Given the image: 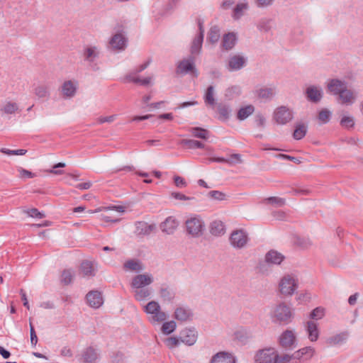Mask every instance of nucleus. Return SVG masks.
Masks as SVG:
<instances>
[{
  "mask_svg": "<svg viewBox=\"0 0 363 363\" xmlns=\"http://www.w3.org/2000/svg\"><path fill=\"white\" fill-rule=\"evenodd\" d=\"M185 227L187 234L193 238H199L203 235L205 230V223L199 215H193L185 221Z\"/></svg>",
  "mask_w": 363,
  "mask_h": 363,
  "instance_id": "nucleus-1",
  "label": "nucleus"
},
{
  "mask_svg": "<svg viewBox=\"0 0 363 363\" xmlns=\"http://www.w3.org/2000/svg\"><path fill=\"white\" fill-rule=\"evenodd\" d=\"M144 311L150 315L148 320L152 324L162 323L168 318V315L161 310L160 304L155 301H150L144 307Z\"/></svg>",
  "mask_w": 363,
  "mask_h": 363,
  "instance_id": "nucleus-2",
  "label": "nucleus"
},
{
  "mask_svg": "<svg viewBox=\"0 0 363 363\" xmlns=\"http://www.w3.org/2000/svg\"><path fill=\"white\" fill-rule=\"evenodd\" d=\"M101 50L96 45H86L82 52V57L90 69L93 71H97L99 67L96 63V60L99 58Z\"/></svg>",
  "mask_w": 363,
  "mask_h": 363,
  "instance_id": "nucleus-3",
  "label": "nucleus"
},
{
  "mask_svg": "<svg viewBox=\"0 0 363 363\" xmlns=\"http://www.w3.org/2000/svg\"><path fill=\"white\" fill-rule=\"evenodd\" d=\"M293 317L292 310L285 303H280L274 308L273 318L276 322L286 325L291 322Z\"/></svg>",
  "mask_w": 363,
  "mask_h": 363,
  "instance_id": "nucleus-4",
  "label": "nucleus"
},
{
  "mask_svg": "<svg viewBox=\"0 0 363 363\" xmlns=\"http://www.w3.org/2000/svg\"><path fill=\"white\" fill-rule=\"evenodd\" d=\"M176 73L182 75L191 74L196 77L198 72L195 67V57L191 55L188 58L179 61L177 66Z\"/></svg>",
  "mask_w": 363,
  "mask_h": 363,
  "instance_id": "nucleus-5",
  "label": "nucleus"
},
{
  "mask_svg": "<svg viewBox=\"0 0 363 363\" xmlns=\"http://www.w3.org/2000/svg\"><path fill=\"white\" fill-rule=\"evenodd\" d=\"M253 94L255 102L267 103L274 98L276 91L274 87L257 86L253 91Z\"/></svg>",
  "mask_w": 363,
  "mask_h": 363,
  "instance_id": "nucleus-6",
  "label": "nucleus"
},
{
  "mask_svg": "<svg viewBox=\"0 0 363 363\" xmlns=\"http://www.w3.org/2000/svg\"><path fill=\"white\" fill-rule=\"evenodd\" d=\"M279 357L276 350L268 347L260 350L255 355V360L257 363H276V359Z\"/></svg>",
  "mask_w": 363,
  "mask_h": 363,
  "instance_id": "nucleus-7",
  "label": "nucleus"
},
{
  "mask_svg": "<svg viewBox=\"0 0 363 363\" xmlns=\"http://www.w3.org/2000/svg\"><path fill=\"white\" fill-rule=\"evenodd\" d=\"M279 345L286 350H292L296 345V337L294 331L286 330L279 337Z\"/></svg>",
  "mask_w": 363,
  "mask_h": 363,
  "instance_id": "nucleus-8",
  "label": "nucleus"
},
{
  "mask_svg": "<svg viewBox=\"0 0 363 363\" xmlns=\"http://www.w3.org/2000/svg\"><path fill=\"white\" fill-rule=\"evenodd\" d=\"M297 287L296 280L290 275L284 276L279 283L280 292L285 296H291Z\"/></svg>",
  "mask_w": 363,
  "mask_h": 363,
  "instance_id": "nucleus-9",
  "label": "nucleus"
},
{
  "mask_svg": "<svg viewBox=\"0 0 363 363\" xmlns=\"http://www.w3.org/2000/svg\"><path fill=\"white\" fill-rule=\"evenodd\" d=\"M293 117V112L284 106L278 107L274 112V119L280 125H284L290 122Z\"/></svg>",
  "mask_w": 363,
  "mask_h": 363,
  "instance_id": "nucleus-10",
  "label": "nucleus"
},
{
  "mask_svg": "<svg viewBox=\"0 0 363 363\" xmlns=\"http://www.w3.org/2000/svg\"><path fill=\"white\" fill-rule=\"evenodd\" d=\"M157 230L156 224H149L145 221H136L135 223L134 233L138 237L149 236Z\"/></svg>",
  "mask_w": 363,
  "mask_h": 363,
  "instance_id": "nucleus-11",
  "label": "nucleus"
},
{
  "mask_svg": "<svg viewBox=\"0 0 363 363\" xmlns=\"http://www.w3.org/2000/svg\"><path fill=\"white\" fill-rule=\"evenodd\" d=\"M198 338V332L194 328H184L179 334V339L181 342L188 346L194 345Z\"/></svg>",
  "mask_w": 363,
  "mask_h": 363,
  "instance_id": "nucleus-12",
  "label": "nucleus"
},
{
  "mask_svg": "<svg viewBox=\"0 0 363 363\" xmlns=\"http://www.w3.org/2000/svg\"><path fill=\"white\" fill-rule=\"evenodd\" d=\"M247 242V235L242 230H234L230 236V242L235 248L243 247Z\"/></svg>",
  "mask_w": 363,
  "mask_h": 363,
  "instance_id": "nucleus-13",
  "label": "nucleus"
},
{
  "mask_svg": "<svg viewBox=\"0 0 363 363\" xmlns=\"http://www.w3.org/2000/svg\"><path fill=\"white\" fill-rule=\"evenodd\" d=\"M153 281L154 279L152 274H141L133 278L130 286L133 289L145 288V286L150 285Z\"/></svg>",
  "mask_w": 363,
  "mask_h": 363,
  "instance_id": "nucleus-14",
  "label": "nucleus"
},
{
  "mask_svg": "<svg viewBox=\"0 0 363 363\" xmlns=\"http://www.w3.org/2000/svg\"><path fill=\"white\" fill-rule=\"evenodd\" d=\"M193 312L187 306H181L175 308L174 312V318L180 322L190 321L193 318Z\"/></svg>",
  "mask_w": 363,
  "mask_h": 363,
  "instance_id": "nucleus-15",
  "label": "nucleus"
},
{
  "mask_svg": "<svg viewBox=\"0 0 363 363\" xmlns=\"http://www.w3.org/2000/svg\"><path fill=\"white\" fill-rule=\"evenodd\" d=\"M350 336L348 331H342L340 333L331 335L326 338L325 344L328 347H335L345 343Z\"/></svg>",
  "mask_w": 363,
  "mask_h": 363,
  "instance_id": "nucleus-16",
  "label": "nucleus"
},
{
  "mask_svg": "<svg viewBox=\"0 0 363 363\" xmlns=\"http://www.w3.org/2000/svg\"><path fill=\"white\" fill-rule=\"evenodd\" d=\"M87 303L94 308H99L104 303L102 294L99 291H91L86 296Z\"/></svg>",
  "mask_w": 363,
  "mask_h": 363,
  "instance_id": "nucleus-17",
  "label": "nucleus"
},
{
  "mask_svg": "<svg viewBox=\"0 0 363 363\" xmlns=\"http://www.w3.org/2000/svg\"><path fill=\"white\" fill-rule=\"evenodd\" d=\"M179 222L173 216H169L164 220V221L161 223L160 227L164 233L167 235H172L177 228Z\"/></svg>",
  "mask_w": 363,
  "mask_h": 363,
  "instance_id": "nucleus-18",
  "label": "nucleus"
},
{
  "mask_svg": "<svg viewBox=\"0 0 363 363\" xmlns=\"http://www.w3.org/2000/svg\"><path fill=\"white\" fill-rule=\"evenodd\" d=\"M323 90L315 86H310L306 89V98L308 101L317 104L323 98Z\"/></svg>",
  "mask_w": 363,
  "mask_h": 363,
  "instance_id": "nucleus-19",
  "label": "nucleus"
},
{
  "mask_svg": "<svg viewBox=\"0 0 363 363\" xmlns=\"http://www.w3.org/2000/svg\"><path fill=\"white\" fill-rule=\"evenodd\" d=\"M77 84L73 81H65L61 86V92L65 99H71L76 94Z\"/></svg>",
  "mask_w": 363,
  "mask_h": 363,
  "instance_id": "nucleus-20",
  "label": "nucleus"
},
{
  "mask_svg": "<svg viewBox=\"0 0 363 363\" xmlns=\"http://www.w3.org/2000/svg\"><path fill=\"white\" fill-rule=\"evenodd\" d=\"M305 329L310 341L315 342L318 340L320 332L318 329V325L313 320L307 321L305 325Z\"/></svg>",
  "mask_w": 363,
  "mask_h": 363,
  "instance_id": "nucleus-21",
  "label": "nucleus"
},
{
  "mask_svg": "<svg viewBox=\"0 0 363 363\" xmlns=\"http://www.w3.org/2000/svg\"><path fill=\"white\" fill-rule=\"evenodd\" d=\"M246 63V59L239 55H235L229 58L228 69L229 71H237L240 69Z\"/></svg>",
  "mask_w": 363,
  "mask_h": 363,
  "instance_id": "nucleus-22",
  "label": "nucleus"
},
{
  "mask_svg": "<svg viewBox=\"0 0 363 363\" xmlns=\"http://www.w3.org/2000/svg\"><path fill=\"white\" fill-rule=\"evenodd\" d=\"M210 363H235V358L230 353L220 352L212 357Z\"/></svg>",
  "mask_w": 363,
  "mask_h": 363,
  "instance_id": "nucleus-23",
  "label": "nucleus"
},
{
  "mask_svg": "<svg viewBox=\"0 0 363 363\" xmlns=\"http://www.w3.org/2000/svg\"><path fill=\"white\" fill-rule=\"evenodd\" d=\"M109 45L113 50H123L126 47V38L121 33H116L110 39Z\"/></svg>",
  "mask_w": 363,
  "mask_h": 363,
  "instance_id": "nucleus-24",
  "label": "nucleus"
},
{
  "mask_svg": "<svg viewBox=\"0 0 363 363\" xmlns=\"http://www.w3.org/2000/svg\"><path fill=\"white\" fill-rule=\"evenodd\" d=\"M159 294L161 299L166 303H172L174 301L176 295L173 289L165 285H162L160 287L159 290Z\"/></svg>",
  "mask_w": 363,
  "mask_h": 363,
  "instance_id": "nucleus-25",
  "label": "nucleus"
},
{
  "mask_svg": "<svg viewBox=\"0 0 363 363\" xmlns=\"http://www.w3.org/2000/svg\"><path fill=\"white\" fill-rule=\"evenodd\" d=\"M82 356L84 363H96L99 357L96 350L92 347L86 348Z\"/></svg>",
  "mask_w": 363,
  "mask_h": 363,
  "instance_id": "nucleus-26",
  "label": "nucleus"
},
{
  "mask_svg": "<svg viewBox=\"0 0 363 363\" xmlns=\"http://www.w3.org/2000/svg\"><path fill=\"white\" fill-rule=\"evenodd\" d=\"M236 36L233 33L225 34L222 39L221 46L223 50L228 51L231 50L236 43Z\"/></svg>",
  "mask_w": 363,
  "mask_h": 363,
  "instance_id": "nucleus-27",
  "label": "nucleus"
},
{
  "mask_svg": "<svg viewBox=\"0 0 363 363\" xmlns=\"http://www.w3.org/2000/svg\"><path fill=\"white\" fill-rule=\"evenodd\" d=\"M284 259L282 254L273 250L269 251L265 256L266 262L274 264H280Z\"/></svg>",
  "mask_w": 363,
  "mask_h": 363,
  "instance_id": "nucleus-28",
  "label": "nucleus"
},
{
  "mask_svg": "<svg viewBox=\"0 0 363 363\" xmlns=\"http://www.w3.org/2000/svg\"><path fill=\"white\" fill-rule=\"evenodd\" d=\"M18 111V106L15 102L7 101L0 106V116L4 117L5 115L13 114Z\"/></svg>",
  "mask_w": 363,
  "mask_h": 363,
  "instance_id": "nucleus-29",
  "label": "nucleus"
},
{
  "mask_svg": "<svg viewBox=\"0 0 363 363\" xmlns=\"http://www.w3.org/2000/svg\"><path fill=\"white\" fill-rule=\"evenodd\" d=\"M123 269L131 272H140L144 269V267L139 260L131 259L127 260L123 264Z\"/></svg>",
  "mask_w": 363,
  "mask_h": 363,
  "instance_id": "nucleus-30",
  "label": "nucleus"
},
{
  "mask_svg": "<svg viewBox=\"0 0 363 363\" xmlns=\"http://www.w3.org/2000/svg\"><path fill=\"white\" fill-rule=\"evenodd\" d=\"M328 90L334 94H340L341 91L346 88L345 82L339 79H332L328 85Z\"/></svg>",
  "mask_w": 363,
  "mask_h": 363,
  "instance_id": "nucleus-31",
  "label": "nucleus"
},
{
  "mask_svg": "<svg viewBox=\"0 0 363 363\" xmlns=\"http://www.w3.org/2000/svg\"><path fill=\"white\" fill-rule=\"evenodd\" d=\"M308 130V125L304 123H297L295 125V129L293 133V138L295 140H299L303 138Z\"/></svg>",
  "mask_w": 363,
  "mask_h": 363,
  "instance_id": "nucleus-32",
  "label": "nucleus"
},
{
  "mask_svg": "<svg viewBox=\"0 0 363 363\" xmlns=\"http://www.w3.org/2000/svg\"><path fill=\"white\" fill-rule=\"evenodd\" d=\"M248 9L247 2H242L235 5L233 9L232 17L234 20L240 19Z\"/></svg>",
  "mask_w": 363,
  "mask_h": 363,
  "instance_id": "nucleus-33",
  "label": "nucleus"
},
{
  "mask_svg": "<svg viewBox=\"0 0 363 363\" xmlns=\"http://www.w3.org/2000/svg\"><path fill=\"white\" fill-rule=\"evenodd\" d=\"M210 233L215 236H220L225 233V225L220 220H214L211 223Z\"/></svg>",
  "mask_w": 363,
  "mask_h": 363,
  "instance_id": "nucleus-34",
  "label": "nucleus"
},
{
  "mask_svg": "<svg viewBox=\"0 0 363 363\" xmlns=\"http://www.w3.org/2000/svg\"><path fill=\"white\" fill-rule=\"evenodd\" d=\"M34 94L39 99H48L50 96V87L47 84H39L34 89Z\"/></svg>",
  "mask_w": 363,
  "mask_h": 363,
  "instance_id": "nucleus-35",
  "label": "nucleus"
},
{
  "mask_svg": "<svg viewBox=\"0 0 363 363\" xmlns=\"http://www.w3.org/2000/svg\"><path fill=\"white\" fill-rule=\"evenodd\" d=\"M134 297L137 301H144L151 296V290L149 288L134 289Z\"/></svg>",
  "mask_w": 363,
  "mask_h": 363,
  "instance_id": "nucleus-36",
  "label": "nucleus"
},
{
  "mask_svg": "<svg viewBox=\"0 0 363 363\" xmlns=\"http://www.w3.org/2000/svg\"><path fill=\"white\" fill-rule=\"evenodd\" d=\"M189 132L191 133L192 136L197 138L206 140L209 138L208 130L200 127L191 128Z\"/></svg>",
  "mask_w": 363,
  "mask_h": 363,
  "instance_id": "nucleus-37",
  "label": "nucleus"
},
{
  "mask_svg": "<svg viewBox=\"0 0 363 363\" xmlns=\"http://www.w3.org/2000/svg\"><path fill=\"white\" fill-rule=\"evenodd\" d=\"M180 144L186 146L189 149H203L205 148V145L199 141L191 139H183L180 141Z\"/></svg>",
  "mask_w": 363,
  "mask_h": 363,
  "instance_id": "nucleus-38",
  "label": "nucleus"
},
{
  "mask_svg": "<svg viewBox=\"0 0 363 363\" xmlns=\"http://www.w3.org/2000/svg\"><path fill=\"white\" fill-rule=\"evenodd\" d=\"M266 122H267L266 118L262 113L257 111L254 114L253 124L257 128H259L260 130L264 129L265 127V125H266Z\"/></svg>",
  "mask_w": 363,
  "mask_h": 363,
  "instance_id": "nucleus-39",
  "label": "nucleus"
},
{
  "mask_svg": "<svg viewBox=\"0 0 363 363\" xmlns=\"http://www.w3.org/2000/svg\"><path fill=\"white\" fill-rule=\"evenodd\" d=\"M203 38L201 35H198L193 40L191 46V55H197L200 52L202 47Z\"/></svg>",
  "mask_w": 363,
  "mask_h": 363,
  "instance_id": "nucleus-40",
  "label": "nucleus"
},
{
  "mask_svg": "<svg viewBox=\"0 0 363 363\" xmlns=\"http://www.w3.org/2000/svg\"><path fill=\"white\" fill-rule=\"evenodd\" d=\"M204 101L206 105L213 106L216 104V99L214 98V87L209 86L204 94Z\"/></svg>",
  "mask_w": 363,
  "mask_h": 363,
  "instance_id": "nucleus-41",
  "label": "nucleus"
},
{
  "mask_svg": "<svg viewBox=\"0 0 363 363\" xmlns=\"http://www.w3.org/2000/svg\"><path fill=\"white\" fill-rule=\"evenodd\" d=\"M235 338L242 343H245L247 340L248 332L247 328L238 327L234 333Z\"/></svg>",
  "mask_w": 363,
  "mask_h": 363,
  "instance_id": "nucleus-42",
  "label": "nucleus"
},
{
  "mask_svg": "<svg viewBox=\"0 0 363 363\" xmlns=\"http://www.w3.org/2000/svg\"><path fill=\"white\" fill-rule=\"evenodd\" d=\"M217 108L219 113V119L222 121H227L229 118L231 112L229 106L225 104H219Z\"/></svg>",
  "mask_w": 363,
  "mask_h": 363,
  "instance_id": "nucleus-43",
  "label": "nucleus"
},
{
  "mask_svg": "<svg viewBox=\"0 0 363 363\" xmlns=\"http://www.w3.org/2000/svg\"><path fill=\"white\" fill-rule=\"evenodd\" d=\"M80 271L84 276L92 277L95 275L92 264L89 261H84L81 264Z\"/></svg>",
  "mask_w": 363,
  "mask_h": 363,
  "instance_id": "nucleus-44",
  "label": "nucleus"
},
{
  "mask_svg": "<svg viewBox=\"0 0 363 363\" xmlns=\"http://www.w3.org/2000/svg\"><path fill=\"white\" fill-rule=\"evenodd\" d=\"M273 21L272 19H261L257 26L260 32H269L272 28Z\"/></svg>",
  "mask_w": 363,
  "mask_h": 363,
  "instance_id": "nucleus-45",
  "label": "nucleus"
},
{
  "mask_svg": "<svg viewBox=\"0 0 363 363\" xmlns=\"http://www.w3.org/2000/svg\"><path fill=\"white\" fill-rule=\"evenodd\" d=\"M220 38V29L218 26H213L211 28L208 34V41L214 44L218 41Z\"/></svg>",
  "mask_w": 363,
  "mask_h": 363,
  "instance_id": "nucleus-46",
  "label": "nucleus"
},
{
  "mask_svg": "<svg viewBox=\"0 0 363 363\" xmlns=\"http://www.w3.org/2000/svg\"><path fill=\"white\" fill-rule=\"evenodd\" d=\"M177 328V323L174 320L164 322L161 328L162 332L165 335H169L173 333Z\"/></svg>",
  "mask_w": 363,
  "mask_h": 363,
  "instance_id": "nucleus-47",
  "label": "nucleus"
},
{
  "mask_svg": "<svg viewBox=\"0 0 363 363\" xmlns=\"http://www.w3.org/2000/svg\"><path fill=\"white\" fill-rule=\"evenodd\" d=\"M74 277V272L71 269H65L61 274V282L65 285L70 284Z\"/></svg>",
  "mask_w": 363,
  "mask_h": 363,
  "instance_id": "nucleus-48",
  "label": "nucleus"
},
{
  "mask_svg": "<svg viewBox=\"0 0 363 363\" xmlns=\"http://www.w3.org/2000/svg\"><path fill=\"white\" fill-rule=\"evenodd\" d=\"M294 244L301 248L306 249L312 245V242L308 238L298 236L295 238Z\"/></svg>",
  "mask_w": 363,
  "mask_h": 363,
  "instance_id": "nucleus-49",
  "label": "nucleus"
},
{
  "mask_svg": "<svg viewBox=\"0 0 363 363\" xmlns=\"http://www.w3.org/2000/svg\"><path fill=\"white\" fill-rule=\"evenodd\" d=\"M340 99L342 103H352L353 99L352 92L345 88L341 93L339 94Z\"/></svg>",
  "mask_w": 363,
  "mask_h": 363,
  "instance_id": "nucleus-50",
  "label": "nucleus"
},
{
  "mask_svg": "<svg viewBox=\"0 0 363 363\" xmlns=\"http://www.w3.org/2000/svg\"><path fill=\"white\" fill-rule=\"evenodd\" d=\"M331 117V112L327 108L322 109L318 113V120L321 123H327L329 122Z\"/></svg>",
  "mask_w": 363,
  "mask_h": 363,
  "instance_id": "nucleus-51",
  "label": "nucleus"
},
{
  "mask_svg": "<svg viewBox=\"0 0 363 363\" xmlns=\"http://www.w3.org/2000/svg\"><path fill=\"white\" fill-rule=\"evenodd\" d=\"M325 315V310L323 308L321 307H317L315 309H313L311 313H310V318L313 320H320L323 318V317Z\"/></svg>",
  "mask_w": 363,
  "mask_h": 363,
  "instance_id": "nucleus-52",
  "label": "nucleus"
},
{
  "mask_svg": "<svg viewBox=\"0 0 363 363\" xmlns=\"http://www.w3.org/2000/svg\"><path fill=\"white\" fill-rule=\"evenodd\" d=\"M181 340L179 337H169L164 340V343L167 347L172 349L179 345Z\"/></svg>",
  "mask_w": 363,
  "mask_h": 363,
  "instance_id": "nucleus-53",
  "label": "nucleus"
},
{
  "mask_svg": "<svg viewBox=\"0 0 363 363\" xmlns=\"http://www.w3.org/2000/svg\"><path fill=\"white\" fill-rule=\"evenodd\" d=\"M340 125L346 128H350L354 127V121L352 116H343L340 120Z\"/></svg>",
  "mask_w": 363,
  "mask_h": 363,
  "instance_id": "nucleus-54",
  "label": "nucleus"
},
{
  "mask_svg": "<svg viewBox=\"0 0 363 363\" xmlns=\"http://www.w3.org/2000/svg\"><path fill=\"white\" fill-rule=\"evenodd\" d=\"M123 82H133L135 84H140V78L135 72H130L125 75L123 79Z\"/></svg>",
  "mask_w": 363,
  "mask_h": 363,
  "instance_id": "nucleus-55",
  "label": "nucleus"
},
{
  "mask_svg": "<svg viewBox=\"0 0 363 363\" xmlns=\"http://www.w3.org/2000/svg\"><path fill=\"white\" fill-rule=\"evenodd\" d=\"M1 152L4 153L8 155H23L26 153L27 150L23 149L20 150H9L5 147H3L0 150Z\"/></svg>",
  "mask_w": 363,
  "mask_h": 363,
  "instance_id": "nucleus-56",
  "label": "nucleus"
},
{
  "mask_svg": "<svg viewBox=\"0 0 363 363\" xmlns=\"http://www.w3.org/2000/svg\"><path fill=\"white\" fill-rule=\"evenodd\" d=\"M240 94V89L239 86H234L230 88H228L225 91V96L228 99H232L235 96H238Z\"/></svg>",
  "mask_w": 363,
  "mask_h": 363,
  "instance_id": "nucleus-57",
  "label": "nucleus"
},
{
  "mask_svg": "<svg viewBox=\"0 0 363 363\" xmlns=\"http://www.w3.org/2000/svg\"><path fill=\"white\" fill-rule=\"evenodd\" d=\"M24 212L26 213L28 216L32 217V218H44L45 216L43 213L40 212L35 208L28 209V210L25 211Z\"/></svg>",
  "mask_w": 363,
  "mask_h": 363,
  "instance_id": "nucleus-58",
  "label": "nucleus"
},
{
  "mask_svg": "<svg viewBox=\"0 0 363 363\" xmlns=\"http://www.w3.org/2000/svg\"><path fill=\"white\" fill-rule=\"evenodd\" d=\"M267 200L269 203L275 205L279 207L283 206L286 203V201L284 199L276 196L269 197L268 198Z\"/></svg>",
  "mask_w": 363,
  "mask_h": 363,
  "instance_id": "nucleus-59",
  "label": "nucleus"
},
{
  "mask_svg": "<svg viewBox=\"0 0 363 363\" xmlns=\"http://www.w3.org/2000/svg\"><path fill=\"white\" fill-rule=\"evenodd\" d=\"M250 116V106H246L240 108L238 112V118L239 120H245Z\"/></svg>",
  "mask_w": 363,
  "mask_h": 363,
  "instance_id": "nucleus-60",
  "label": "nucleus"
},
{
  "mask_svg": "<svg viewBox=\"0 0 363 363\" xmlns=\"http://www.w3.org/2000/svg\"><path fill=\"white\" fill-rule=\"evenodd\" d=\"M18 172L19 173V177L21 179L33 178L35 176L34 173L22 167H18Z\"/></svg>",
  "mask_w": 363,
  "mask_h": 363,
  "instance_id": "nucleus-61",
  "label": "nucleus"
},
{
  "mask_svg": "<svg viewBox=\"0 0 363 363\" xmlns=\"http://www.w3.org/2000/svg\"><path fill=\"white\" fill-rule=\"evenodd\" d=\"M208 196L215 200L222 201L225 198V194L219 191H211L208 192Z\"/></svg>",
  "mask_w": 363,
  "mask_h": 363,
  "instance_id": "nucleus-62",
  "label": "nucleus"
},
{
  "mask_svg": "<svg viewBox=\"0 0 363 363\" xmlns=\"http://www.w3.org/2000/svg\"><path fill=\"white\" fill-rule=\"evenodd\" d=\"M300 350L301 353H302V356L303 357L306 355L308 356V359L311 358L315 353L314 348L311 346L303 347L300 349Z\"/></svg>",
  "mask_w": 363,
  "mask_h": 363,
  "instance_id": "nucleus-63",
  "label": "nucleus"
},
{
  "mask_svg": "<svg viewBox=\"0 0 363 363\" xmlns=\"http://www.w3.org/2000/svg\"><path fill=\"white\" fill-rule=\"evenodd\" d=\"M292 360L291 354H285L282 356H279L276 359V363H289Z\"/></svg>",
  "mask_w": 363,
  "mask_h": 363,
  "instance_id": "nucleus-64",
  "label": "nucleus"
}]
</instances>
